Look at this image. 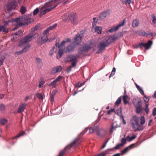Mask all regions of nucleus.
<instances>
[{
    "label": "nucleus",
    "mask_w": 156,
    "mask_h": 156,
    "mask_svg": "<svg viewBox=\"0 0 156 156\" xmlns=\"http://www.w3.org/2000/svg\"><path fill=\"white\" fill-rule=\"evenodd\" d=\"M57 6L53 0H50L43 6L40 11V17L43 15L51 11L52 9Z\"/></svg>",
    "instance_id": "obj_1"
},
{
    "label": "nucleus",
    "mask_w": 156,
    "mask_h": 156,
    "mask_svg": "<svg viewBox=\"0 0 156 156\" xmlns=\"http://www.w3.org/2000/svg\"><path fill=\"white\" fill-rule=\"evenodd\" d=\"M12 20L13 21L16 23L17 25L13 28L14 30L18 28V26L19 27H21L23 25L28 24L30 23V22L29 21L28 16H22L19 18L12 19Z\"/></svg>",
    "instance_id": "obj_2"
},
{
    "label": "nucleus",
    "mask_w": 156,
    "mask_h": 156,
    "mask_svg": "<svg viewBox=\"0 0 156 156\" xmlns=\"http://www.w3.org/2000/svg\"><path fill=\"white\" fill-rule=\"evenodd\" d=\"M117 37L114 36H109L102 40L100 43L98 48L100 51L104 50L111 42L116 40Z\"/></svg>",
    "instance_id": "obj_3"
},
{
    "label": "nucleus",
    "mask_w": 156,
    "mask_h": 156,
    "mask_svg": "<svg viewBox=\"0 0 156 156\" xmlns=\"http://www.w3.org/2000/svg\"><path fill=\"white\" fill-rule=\"evenodd\" d=\"M57 24H55L53 26L48 27L43 32V36L41 37V38H38L37 41L39 45H41L43 44H44L47 41L48 39L47 34H48L49 31L55 28Z\"/></svg>",
    "instance_id": "obj_4"
},
{
    "label": "nucleus",
    "mask_w": 156,
    "mask_h": 156,
    "mask_svg": "<svg viewBox=\"0 0 156 156\" xmlns=\"http://www.w3.org/2000/svg\"><path fill=\"white\" fill-rule=\"evenodd\" d=\"M38 35V34L37 33H32L30 34L21 39L19 43V45L21 46L26 44L35 38Z\"/></svg>",
    "instance_id": "obj_5"
},
{
    "label": "nucleus",
    "mask_w": 156,
    "mask_h": 156,
    "mask_svg": "<svg viewBox=\"0 0 156 156\" xmlns=\"http://www.w3.org/2000/svg\"><path fill=\"white\" fill-rule=\"evenodd\" d=\"M131 121L134 131H142L144 129V126L139 124V119L136 115L133 116Z\"/></svg>",
    "instance_id": "obj_6"
},
{
    "label": "nucleus",
    "mask_w": 156,
    "mask_h": 156,
    "mask_svg": "<svg viewBox=\"0 0 156 156\" xmlns=\"http://www.w3.org/2000/svg\"><path fill=\"white\" fill-rule=\"evenodd\" d=\"M80 140L78 138H76L70 144L66 147L64 150L60 152L58 156H63L67 150L69 149L71 147H75L80 144Z\"/></svg>",
    "instance_id": "obj_7"
},
{
    "label": "nucleus",
    "mask_w": 156,
    "mask_h": 156,
    "mask_svg": "<svg viewBox=\"0 0 156 156\" xmlns=\"http://www.w3.org/2000/svg\"><path fill=\"white\" fill-rule=\"evenodd\" d=\"M59 40H57L55 45L59 48L58 51L56 55L57 58L58 59L60 58L63 54L64 50L62 46L65 45L66 41H63L61 42L60 44H59Z\"/></svg>",
    "instance_id": "obj_8"
},
{
    "label": "nucleus",
    "mask_w": 156,
    "mask_h": 156,
    "mask_svg": "<svg viewBox=\"0 0 156 156\" xmlns=\"http://www.w3.org/2000/svg\"><path fill=\"white\" fill-rule=\"evenodd\" d=\"M133 103L136 108V112L137 114L142 112L143 111V106L142 103L140 100H139L137 102L133 101Z\"/></svg>",
    "instance_id": "obj_9"
},
{
    "label": "nucleus",
    "mask_w": 156,
    "mask_h": 156,
    "mask_svg": "<svg viewBox=\"0 0 156 156\" xmlns=\"http://www.w3.org/2000/svg\"><path fill=\"white\" fill-rule=\"evenodd\" d=\"M90 48V45L86 44H82L79 47L78 49V53L81 54L83 52L87 51Z\"/></svg>",
    "instance_id": "obj_10"
},
{
    "label": "nucleus",
    "mask_w": 156,
    "mask_h": 156,
    "mask_svg": "<svg viewBox=\"0 0 156 156\" xmlns=\"http://www.w3.org/2000/svg\"><path fill=\"white\" fill-rule=\"evenodd\" d=\"M69 18L72 23L76 24L77 23V16L76 13H71L69 16Z\"/></svg>",
    "instance_id": "obj_11"
},
{
    "label": "nucleus",
    "mask_w": 156,
    "mask_h": 156,
    "mask_svg": "<svg viewBox=\"0 0 156 156\" xmlns=\"http://www.w3.org/2000/svg\"><path fill=\"white\" fill-rule=\"evenodd\" d=\"M76 44L74 43L68 45L65 49H64L63 52H67L73 51L74 49Z\"/></svg>",
    "instance_id": "obj_12"
},
{
    "label": "nucleus",
    "mask_w": 156,
    "mask_h": 156,
    "mask_svg": "<svg viewBox=\"0 0 156 156\" xmlns=\"http://www.w3.org/2000/svg\"><path fill=\"white\" fill-rule=\"evenodd\" d=\"M68 58L69 59V61L72 62L71 65L73 67L76 66L77 63V59L76 57L73 55H71L69 56Z\"/></svg>",
    "instance_id": "obj_13"
},
{
    "label": "nucleus",
    "mask_w": 156,
    "mask_h": 156,
    "mask_svg": "<svg viewBox=\"0 0 156 156\" xmlns=\"http://www.w3.org/2000/svg\"><path fill=\"white\" fill-rule=\"evenodd\" d=\"M16 3L14 0H12L7 5L8 10L10 11L12 9H15L16 6Z\"/></svg>",
    "instance_id": "obj_14"
},
{
    "label": "nucleus",
    "mask_w": 156,
    "mask_h": 156,
    "mask_svg": "<svg viewBox=\"0 0 156 156\" xmlns=\"http://www.w3.org/2000/svg\"><path fill=\"white\" fill-rule=\"evenodd\" d=\"M114 149H117V145H116L114 148L112 149H108L105 151L101 153L98 154L94 155V156H106L107 154L110 153L109 152V151H112Z\"/></svg>",
    "instance_id": "obj_15"
},
{
    "label": "nucleus",
    "mask_w": 156,
    "mask_h": 156,
    "mask_svg": "<svg viewBox=\"0 0 156 156\" xmlns=\"http://www.w3.org/2000/svg\"><path fill=\"white\" fill-rule=\"evenodd\" d=\"M62 78V77L60 76H58L53 82L51 83L48 85L49 87L52 86L53 88H55L56 87V83L57 82L60 81Z\"/></svg>",
    "instance_id": "obj_16"
},
{
    "label": "nucleus",
    "mask_w": 156,
    "mask_h": 156,
    "mask_svg": "<svg viewBox=\"0 0 156 156\" xmlns=\"http://www.w3.org/2000/svg\"><path fill=\"white\" fill-rule=\"evenodd\" d=\"M134 144H132L127 147H126L123 150L121 151V154L122 155L128 152L130 150L133 148Z\"/></svg>",
    "instance_id": "obj_17"
},
{
    "label": "nucleus",
    "mask_w": 156,
    "mask_h": 156,
    "mask_svg": "<svg viewBox=\"0 0 156 156\" xmlns=\"http://www.w3.org/2000/svg\"><path fill=\"white\" fill-rule=\"evenodd\" d=\"M82 37L80 34L76 35L74 38V41L73 43L76 44H80L81 43Z\"/></svg>",
    "instance_id": "obj_18"
},
{
    "label": "nucleus",
    "mask_w": 156,
    "mask_h": 156,
    "mask_svg": "<svg viewBox=\"0 0 156 156\" xmlns=\"http://www.w3.org/2000/svg\"><path fill=\"white\" fill-rule=\"evenodd\" d=\"M109 14V12L108 10L104 11L99 14V18L101 20L103 19L108 15Z\"/></svg>",
    "instance_id": "obj_19"
},
{
    "label": "nucleus",
    "mask_w": 156,
    "mask_h": 156,
    "mask_svg": "<svg viewBox=\"0 0 156 156\" xmlns=\"http://www.w3.org/2000/svg\"><path fill=\"white\" fill-rule=\"evenodd\" d=\"M62 69V67L61 66H58L52 68L51 70V72L52 73L54 74L58 72L61 71Z\"/></svg>",
    "instance_id": "obj_20"
},
{
    "label": "nucleus",
    "mask_w": 156,
    "mask_h": 156,
    "mask_svg": "<svg viewBox=\"0 0 156 156\" xmlns=\"http://www.w3.org/2000/svg\"><path fill=\"white\" fill-rule=\"evenodd\" d=\"M26 104L22 103L19 105V108L17 110V112L19 113H21L23 112L26 108Z\"/></svg>",
    "instance_id": "obj_21"
},
{
    "label": "nucleus",
    "mask_w": 156,
    "mask_h": 156,
    "mask_svg": "<svg viewBox=\"0 0 156 156\" xmlns=\"http://www.w3.org/2000/svg\"><path fill=\"white\" fill-rule=\"evenodd\" d=\"M153 42L151 40H149L147 43H144V48L146 50H148L151 47Z\"/></svg>",
    "instance_id": "obj_22"
},
{
    "label": "nucleus",
    "mask_w": 156,
    "mask_h": 156,
    "mask_svg": "<svg viewBox=\"0 0 156 156\" xmlns=\"http://www.w3.org/2000/svg\"><path fill=\"white\" fill-rule=\"evenodd\" d=\"M117 128V123L116 121L113 122L112 123L110 129V132L112 133L113 131L116 130Z\"/></svg>",
    "instance_id": "obj_23"
},
{
    "label": "nucleus",
    "mask_w": 156,
    "mask_h": 156,
    "mask_svg": "<svg viewBox=\"0 0 156 156\" xmlns=\"http://www.w3.org/2000/svg\"><path fill=\"white\" fill-rule=\"evenodd\" d=\"M36 62L37 63L38 66L40 68L43 65L41 59L39 58H36Z\"/></svg>",
    "instance_id": "obj_24"
},
{
    "label": "nucleus",
    "mask_w": 156,
    "mask_h": 156,
    "mask_svg": "<svg viewBox=\"0 0 156 156\" xmlns=\"http://www.w3.org/2000/svg\"><path fill=\"white\" fill-rule=\"evenodd\" d=\"M139 24V20L137 19H135L132 22V26L133 27H136L138 26Z\"/></svg>",
    "instance_id": "obj_25"
},
{
    "label": "nucleus",
    "mask_w": 156,
    "mask_h": 156,
    "mask_svg": "<svg viewBox=\"0 0 156 156\" xmlns=\"http://www.w3.org/2000/svg\"><path fill=\"white\" fill-rule=\"evenodd\" d=\"M118 115L119 116L120 119H122V120L123 124H126V122L124 119V117L122 115V110H121L120 111V112L119 113V112H118Z\"/></svg>",
    "instance_id": "obj_26"
},
{
    "label": "nucleus",
    "mask_w": 156,
    "mask_h": 156,
    "mask_svg": "<svg viewBox=\"0 0 156 156\" xmlns=\"http://www.w3.org/2000/svg\"><path fill=\"white\" fill-rule=\"evenodd\" d=\"M2 31L6 33L9 32L8 29L5 27V26L1 25L0 26V32Z\"/></svg>",
    "instance_id": "obj_27"
},
{
    "label": "nucleus",
    "mask_w": 156,
    "mask_h": 156,
    "mask_svg": "<svg viewBox=\"0 0 156 156\" xmlns=\"http://www.w3.org/2000/svg\"><path fill=\"white\" fill-rule=\"evenodd\" d=\"M126 23V18H124L122 21L119 23L118 24V29L121 27L123 26Z\"/></svg>",
    "instance_id": "obj_28"
},
{
    "label": "nucleus",
    "mask_w": 156,
    "mask_h": 156,
    "mask_svg": "<svg viewBox=\"0 0 156 156\" xmlns=\"http://www.w3.org/2000/svg\"><path fill=\"white\" fill-rule=\"evenodd\" d=\"M122 2L124 4L127 5H129L130 3H133V0H122Z\"/></svg>",
    "instance_id": "obj_29"
},
{
    "label": "nucleus",
    "mask_w": 156,
    "mask_h": 156,
    "mask_svg": "<svg viewBox=\"0 0 156 156\" xmlns=\"http://www.w3.org/2000/svg\"><path fill=\"white\" fill-rule=\"evenodd\" d=\"M151 19L152 20L153 25L154 27H155L156 25V18L155 16L154 15H151Z\"/></svg>",
    "instance_id": "obj_30"
},
{
    "label": "nucleus",
    "mask_w": 156,
    "mask_h": 156,
    "mask_svg": "<svg viewBox=\"0 0 156 156\" xmlns=\"http://www.w3.org/2000/svg\"><path fill=\"white\" fill-rule=\"evenodd\" d=\"M126 138H122L121 140L122 143L121 144H118V148L121 147L122 146L126 143Z\"/></svg>",
    "instance_id": "obj_31"
},
{
    "label": "nucleus",
    "mask_w": 156,
    "mask_h": 156,
    "mask_svg": "<svg viewBox=\"0 0 156 156\" xmlns=\"http://www.w3.org/2000/svg\"><path fill=\"white\" fill-rule=\"evenodd\" d=\"M102 29L101 27L99 26H96L95 28L96 31L99 34H101Z\"/></svg>",
    "instance_id": "obj_32"
},
{
    "label": "nucleus",
    "mask_w": 156,
    "mask_h": 156,
    "mask_svg": "<svg viewBox=\"0 0 156 156\" xmlns=\"http://www.w3.org/2000/svg\"><path fill=\"white\" fill-rule=\"evenodd\" d=\"M25 133V132L23 131H22L20 132L19 134H17L16 136L14 137L13 138L16 139V138H19L22 136L24 135Z\"/></svg>",
    "instance_id": "obj_33"
},
{
    "label": "nucleus",
    "mask_w": 156,
    "mask_h": 156,
    "mask_svg": "<svg viewBox=\"0 0 156 156\" xmlns=\"http://www.w3.org/2000/svg\"><path fill=\"white\" fill-rule=\"evenodd\" d=\"M98 128L95 127H90L89 128V133H92L94 131H97Z\"/></svg>",
    "instance_id": "obj_34"
},
{
    "label": "nucleus",
    "mask_w": 156,
    "mask_h": 156,
    "mask_svg": "<svg viewBox=\"0 0 156 156\" xmlns=\"http://www.w3.org/2000/svg\"><path fill=\"white\" fill-rule=\"evenodd\" d=\"M30 45L28 44L26 45L25 47L24 48L22 49V51H23V52H25L28 51Z\"/></svg>",
    "instance_id": "obj_35"
},
{
    "label": "nucleus",
    "mask_w": 156,
    "mask_h": 156,
    "mask_svg": "<svg viewBox=\"0 0 156 156\" xmlns=\"http://www.w3.org/2000/svg\"><path fill=\"white\" fill-rule=\"evenodd\" d=\"M149 105L148 104H146L145 107L144 108V110L145 111L146 114H147L149 112L150 110L148 108Z\"/></svg>",
    "instance_id": "obj_36"
},
{
    "label": "nucleus",
    "mask_w": 156,
    "mask_h": 156,
    "mask_svg": "<svg viewBox=\"0 0 156 156\" xmlns=\"http://www.w3.org/2000/svg\"><path fill=\"white\" fill-rule=\"evenodd\" d=\"M143 99L145 104H147V103L150 100V98L148 97H146L145 95H144L143 97Z\"/></svg>",
    "instance_id": "obj_37"
},
{
    "label": "nucleus",
    "mask_w": 156,
    "mask_h": 156,
    "mask_svg": "<svg viewBox=\"0 0 156 156\" xmlns=\"http://www.w3.org/2000/svg\"><path fill=\"white\" fill-rule=\"evenodd\" d=\"M27 11V9L26 8L23 6H22L21 7L20 12L22 14H23Z\"/></svg>",
    "instance_id": "obj_38"
},
{
    "label": "nucleus",
    "mask_w": 156,
    "mask_h": 156,
    "mask_svg": "<svg viewBox=\"0 0 156 156\" xmlns=\"http://www.w3.org/2000/svg\"><path fill=\"white\" fill-rule=\"evenodd\" d=\"M117 30V26L112 27L108 30V32L110 33H113Z\"/></svg>",
    "instance_id": "obj_39"
},
{
    "label": "nucleus",
    "mask_w": 156,
    "mask_h": 156,
    "mask_svg": "<svg viewBox=\"0 0 156 156\" xmlns=\"http://www.w3.org/2000/svg\"><path fill=\"white\" fill-rule=\"evenodd\" d=\"M35 96L40 100H43V96L42 94L40 93H37L35 94Z\"/></svg>",
    "instance_id": "obj_40"
},
{
    "label": "nucleus",
    "mask_w": 156,
    "mask_h": 156,
    "mask_svg": "<svg viewBox=\"0 0 156 156\" xmlns=\"http://www.w3.org/2000/svg\"><path fill=\"white\" fill-rule=\"evenodd\" d=\"M123 102L125 104H127L128 103L127 99L128 98V96L127 95H124L123 97Z\"/></svg>",
    "instance_id": "obj_41"
},
{
    "label": "nucleus",
    "mask_w": 156,
    "mask_h": 156,
    "mask_svg": "<svg viewBox=\"0 0 156 156\" xmlns=\"http://www.w3.org/2000/svg\"><path fill=\"white\" fill-rule=\"evenodd\" d=\"M7 122V120L5 119H3L0 120V123L2 125H4Z\"/></svg>",
    "instance_id": "obj_42"
},
{
    "label": "nucleus",
    "mask_w": 156,
    "mask_h": 156,
    "mask_svg": "<svg viewBox=\"0 0 156 156\" xmlns=\"http://www.w3.org/2000/svg\"><path fill=\"white\" fill-rule=\"evenodd\" d=\"M137 87H138V88H137V89L139 91V92L142 95H144V91L143 90V89H142V88L140 87L139 86H137Z\"/></svg>",
    "instance_id": "obj_43"
},
{
    "label": "nucleus",
    "mask_w": 156,
    "mask_h": 156,
    "mask_svg": "<svg viewBox=\"0 0 156 156\" xmlns=\"http://www.w3.org/2000/svg\"><path fill=\"white\" fill-rule=\"evenodd\" d=\"M115 71H116V69L115 67H114L113 68L111 72V74L109 76V78H110L111 77L113 76L114 75V74L115 73Z\"/></svg>",
    "instance_id": "obj_44"
},
{
    "label": "nucleus",
    "mask_w": 156,
    "mask_h": 156,
    "mask_svg": "<svg viewBox=\"0 0 156 156\" xmlns=\"http://www.w3.org/2000/svg\"><path fill=\"white\" fill-rule=\"evenodd\" d=\"M140 123L141 125H143L145 122V119L144 116L141 117L140 118Z\"/></svg>",
    "instance_id": "obj_45"
},
{
    "label": "nucleus",
    "mask_w": 156,
    "mask_h": 156,
    "mask_svg": "<svg viewBox=\"0 0 156 156\" xmlns=\"http://www.w3.org/2000/svg\"><path fill=\"white\" fill-rule=\"evenodd\" d=\"M23 35V33L21 30H19L18 32L15 34V35H17L18 37H20Z\"/></svg>",
    "instance_id": "obj_46"
},
{
    "label": "nucleus",
    "mask_w": 156,
    "mask_h": 156,
    "mask_svg": "<svg viewBox=\"0 0 156 156\" xmlns=\"http://www.w3.org/2000/svg\"><path fill=\"white\" fill-rule=\"evenodd\" d=\"M138 34L139 35L141 36H147V34L145 31H142L140 32Z\"/></svg>",
    "instance_id": "obj_47"
},
{
    "label": "nucleus",
    "mask_w": 156,
    "mask_h": 156,
    "mask_svg": "<svg viewBox=\"0 0 156 156\" xmlns=\"http://www.w3.org/2000/svg\"><path fill=\"white\" fill-rule=\"evenodd\" d=\"M98 19H96V18H94L93 19V22H92V25L93 27H94L96 25V23L97 22Z\"/></svg>",
    "instance_id": "obj_48"
},
{
    "label": "nucleus",
    "mask_w": 156,
    "mask_h": 156,
    "mask_svg": "<svg viewBox=\"0 0 156 156\" xmlns=\"http://www.w3.org/2000/svg\"><path fill=\"white\" fill-rule=\"evenodd\" d=\"M5 109V105L3 104H1L0 105V110L2 111H4Z\"/></svg>",
    "instance_id": "obj_49"
},
{
    "label": "nucleus",
    "mask_w": 156,
    "mask_h": 156,
    "mask_svg": "<svg viewBox=\"0 0 156 156\" xmlns=\"http://www.w3.org/2000/svg\"><path fill=\"white\" fill-rule=\"evenodd\" d=\"M150 35L154 37L155 36L156 34L154 32H151L147 34V37Z\"/></svg>",
    "instance_id": "obj_50"
},
{
    "label": "nucleus",
    "mask_w": 156,
    "mask_h": 156,
    "mask_svg": "<svg viewBox=\"0 0 156 156\" xmlns=\"http://www.w3.org/2000/svg\"><path fill=\"white\" fill-rule=\"evenodd\" d=\"M72 67H73L72 65L71 66H70L68 67L66 70V72L68 73L70 72L72 70Z\"/></svg>",
    "instance_id": "obj_51"
},
{
    "label": "nucleus",
    "mask_w": 156,
    "mask_h": 156,
    "mask_svg": "<svg viewBox=\"0 0 156 156\" xmlns=\"http://www.w3.org/2000/svg\"><path fill=\"white\" fill-rule=\"evenodd\" d=\"M39 12V9L37 8L35 10H34L33 12V14L34 15H35L37 14Z\"/></svg>",
    "instance_id": "obj_52"
},
{
    "label": "nucleus",
    "mask_w": 156,
    "mask_h": 156,
    "mask_svg": "<svg viewBox=\"0 0 156 156\" xmlns=\"http://www.w3.org/2000/svg\"><path fill=\"white\" fill-rule=\"evenodd\" d=\"M84 83H78L76 85V87H81L84 84Z\"/></svg>",
    "instance_id": "obj_53"
},
{
    "label": "nucleus",
    "mask_w": 156,
    "mask_h": 156,
    "mask_svg": "<svg viewBox=\"0 0 156 156\" xmlns=\"http://www.w3.org/2000/svg\"><path fill=\"white\" fill-rule=\"evenodd\" d=\"M152 115L153 116L156 115V108H154L152 111Z\"/></svg>",
    "instance_id": "obj_54"
},
{
    "label": "nucleus",
    "mask_w": 156,
    "mask_h": 156,
    "mask_svg": "<svg viewBox=\"0 0 156 156\" xmlns=\"http://www.w3.org/2000/svg\"><path fill=\"white\" fill-rule=\"evenodd\" d=\"M12 36H13V38L12 39V41H16V39L18 38L17 37H16L17 35H15V34H12Z\"/></svg>",
    "instance_id": "obj_55"
},
{
    "label": "nucleus",
    "mask_w": 156,
    "mask_h": 156,
    "mask_svg": "<svg viewBox=\"0 0 156 156\" xmlns=\"http://www.w3.org/2000/svg\"><path fill=\"white\" fill-rule=\"evenodd\" d=\"M139 47L140 48H142L143 47H144V43L143 42H140L139 43Z\"/></svg>",
    "instance_id": "obj_56"
},
{
    "label": "nucleus",
    "mask_w": 156,
    "mask_h": 156,
    "mask_svg": "<svg viewBox=\"0 0 156 156\" xmlns=\"http://www.w3.org/2000/svg\"><path fill=\"white\" fill-rule=\"evenodd\" d=\"M55 48V47H54L51 50V51H50V52L49 53V54L50 55H53V52L54 51V49Z\"/></svg>",
    "instance_id": "obj_57"
},
{
    "label": "nucleus",
    "mask_w": 156,
    "mask_h": 156,
    "mask_svg": "<svg viewBox=\"0 0 156 156\" xmlns=\"http://www.w3.org/2000/svg\"><path fill=\"white\" fill-rule=\"evenodd\" d=\"M114 112V109H112L110 110H109L108 111L107 114L108 115H110L111 113L112 112Z\"/></svg>",
    "instance_id": "obj_58"
},
{
    "label": "nucleus",
    "mask_w": 156,
    "mask_h": 156,
    "mask_svg": "<svg viewBox=\"0 0 156 156\" xmlns=\"http://www.w3.org/2000/svg\"><path fill=\"white\" fill-rule=\"evenodd\" d=\"M44 82L43 81L40 82L39 83V88H41L42 87V85L43 84Z\"/></svg>",
    "instance_id": "obj_59"
},
{
    "label": "nucleus",
    "mask_w": 156,
    "mask_h": 156,
    "mask_svg": "<svg viewBox=\"0 0 156 156\" xmlns=\"http://www.w3.org/2000/svg\"><path fill=\"white\" fill-rule=\"evenodd\" d=\"M133 47L134 48H140V47H139V44H135L133 45Z\"/></svg>",
    "instance_id": "obj_60"
},
{
    "label": "nucleus",
    "mask_w": 156,
    "mask_h": 156,
    "mask_svg": "<svg viewBox=\"0 0 156 156\" xmlns=\"http://www.w3.org/2000/svg\"><path fill=\"white\" fill-rule=\"evenodd\" d=\"M126 139L127 141H131V137L129 136H127L126 138Z\"/></svg>",
    "instance_id": "obj_61"
},
{
    "label": "nucleus",
    "mask_w": 156,
    "mask_h": 156,
    "mask_svg": "<svg viewBox=\"0 0 156 156\" xmlns=\"http://www.w3.org/2000/svg\"><path fill=\"white\" fill-rule=\"evenodd\" d=\"M54 101V95L51 94V102H53Z\"/></svg>",
    "instance_id": "obj_62"
},
{
    "label": "nucleus",
    "mask_w": 156,
    "mask_h": 156,
    "mask_svg": "<svg viewBox=\"0 0 156 156\" xmlns=\"http://www.w3.org/2000/svg\"><path fill=\"white\" fill-rule=\"evenodd\" d=\"M121 102V98L120 97H119L118 98V105L120 104Z\"/></svg>",
    "instance_id": "obj_63"
},
{
    "label": "nucleus",
    "mask_w": 156,
    "mask_h": 156,
    "mask_svg": "<svg viewBox=\"0 0 156 156\" xmlns=\"http://www.w3.org/2000/svg\"><path fill=\"white\" fill-rule=\"evenodd\" d=\"M153 98H156V90L154 92V94L152 96Z\"/></svg>",
    "instance_id": "obj_64"
}]
</instances>
